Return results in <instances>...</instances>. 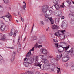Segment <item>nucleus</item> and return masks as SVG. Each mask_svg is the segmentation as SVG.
Listing matches in <instances>:
<instances>
[{
  "instance_id": "1",
  "label": "nucleus",
  "mask_w": 74,
  "mask_h": 74,
  "mask_svg": "<svg viewBox=\"0 0 74 74\" xmlns=\"http://www.w3.org/2000/svg\"><path fill=\"white\" fill-rule=\"evenodd\" d=\"M60 32L62 33L63 34H64V33L66 32V30H60L58 32H56L54 34L55 36H58V37L60 36V39H61V40H63V39H64L65 37H66V36L63 35H61L60 36Z\"/></svg>"
},
{
  "instance_id": "2",
  "label": "nucleus",
  "mask_w": 74,
  "mask_h": 74,
  "mask_svg": "<svg viewBox=\"0 0 74 74\" xmlns=\"http://www.w3.org/2000/svg\"><path fill=\"white\" fill-rule=\"evenodd\" d=\"M53 68V65L51 64H49V65L47 64H44L43 69L44 70H48L49 69Z\"/></svg>"
},
{
  "instance_id": "3",
  "label": "nucleus",
  "mask_w": 74,
  "mask_h": 74,
  "mask_svg": "<svg viewBox=\"0 0 74 74\" xmlns=\"http://www.w3.org/2000/svg\"><path fill=\"white\" fill-rule=\"evenodd\" d=\"M48 6L47 5H43L42 7V11L43 14H47V12L48 11Z\"/></svg>"
},
{
  "instance_id": "4",
  "label": "nucleus",
  "mask_w": 74,
  "mask_h": 74,
  "mask_svg": "<svg viewBox=\"0 0 74 74\" xmlns=\"http://www.w3.org/2000/svg\"><path fill=\"white\" fill-rule=\"evenodd\" d=\"M68 24L67 21H63L62 23V27L63 28V29H66L67 27Z\"/></svg>"
},
{
  "instance_id": "5",
  "label": "nucleus",
  "mask_w": 74,
  "mask_h": 74,
  "mask_svg": "<svg viewBox=\"0 0 74 74\" xmlns=\"http://www.w3.org/2000/svg\"><path fill=\"white\" fill-rule=\"evenodd\" d=\"M0 40H1L2 41H5L7 40L6 36L5 35H2L1 38H0Z\"/></svg>"
},
{
  "instance_id": "6",
  "label": "nucleus",
  "mask_w": 74,
  "mask_h": 74,
  "mask_svg": "<svg viewBox=\"0 0 74 74\" xmlns=\"http://www.w3.org/2000/svg\"><path fill=\"white\" fill-rule=\"evenodd\" d=\"M69 59H70V57L67 56L63 57L62 58V62H67Z\"/></svg>"
},
{
  "instance_id": "7",
  "label": "nucleus",
  "mask_w": 74,
  "mask_h": 74,
  "mask_svg": "<svg viewBox=\"0 0 74 74\" xmlns=\"http://www.w3.org/2000/svg\"><path fill=\"white\" fill-rule=\"evenodd\" d=\"M40 51L41 53L45 54V55H47L48 53V51L47 50L44 48H42L40 49Z\"/></svg>"
},
{
  "instance_id": "8",
  "label": "nucleus",
  "mask_w": 74,
  "mask_h": 74,
  "mask_svg": "<svg viewBox=\"0 0 74 74\" xmlns=\"http://www.w3.org/2000/svg\"><path fill=\"white\" fill-rule=\"evenodd\" d=\"M37 60H36V61L34 64V65L35 66H38V67H39L41 68V66L42 64H40V63L38 62V61Z\"/></svg>"
},
{
  "instance_id": "9",
  "label": "nucleus",
  "mask_w": 74,
  "mask_h": 74,
  "mask_svg": "<svg viewBox=\"0 0 74 74\" xmlns=\"http://www.w3.org/2000/svg\"><path fill=\"white\" fill-rule=\"evenodd\" d=\"M45 16L46 18H45V21L46 22H49V21H50V19H51V17H49L47 16L45 14L44 15Z\"/></svg>"
},
{
  "instance_id": "10",
  "label": "nucleus",
  "mask_w": 74,
  "mask_h": 74,
  "mask_svg": "<svg viewBox=\"0 0 74 74\" xmlns=\"http://www.w3.org/2000/svg\"><path fill=\"white\" fill-rule=\"evenodd\" d=\"M50 62L51 63H53L54 64H56L57 62H55L56 60L54 58H52L50 59Z\"/></svg>"
},
{
  "instance_id": "11",
  "label": "nucleus",
  "mask_w": 74,
  "mask_h": 74,
  "mask_svg": "<svg viewBox=\"0 0 74 74\" xmlns=\"http://www.w3.org/2000/svg\"><path fill=\"white\" fill-rule=\"evenodd\" d=\"M69 18L71 19L72 21H74V15L72 14V13H69Z\"/></svg>"
},
{
  "instance_id": "12",
  "label": "nucleus",
  "mask_w": 74,
  "mask_h": 74,
  "mask_svg": "<svg viewBox=\"0 0 74 74\" xmlns=\"http://www.w3.org/2000/svg\"><path fill=\"white\" fill-rule=\"evenodd\" d=\"M70 45H69L68 46H66L65 47H64L63 49H64V52H66V53H69L67 52H66L67 51H66L68 50V49H69V47H70Z\"/></svg>"
},
{
  "instance_id": "13",
  "label": "nucleus",
  "mask_w": 74,
  "mask_h": 74,
  "mask_svg": "<svg viewBox=\"0 0 74 74\" xmlns=\"http://www.w3.org/2000/svg\"><path fill=\"white\" fill-rule=\"evenodd\" d=\"M52 29H56V30H58V29H59V26L54 25L52 26Z\"/></svg>"
},
{
  "instance_id": "14",
  "label": "nucleus",
  "mask_w": 74,
  "mask_h": 74,
  "mask_svg": "<svg viewBox=\"0 0 74 74\" xmlns=\"http://www.w3.org/2000/svg\"><path fill=\"white\" fill-rule=\"evenodd\" d=\"M6 28V26L5 25H2L0 29L2 31H4Z\"/></svg>"
},
{
  "instance_id": "15",
  "label": "nucleus",
  "mask_w": 74,
  "mask_h": 74,
  "mask_svg": "<svg viewBox=\"0 0 74 74\" xmlns=\"http://www.w3.org/2000/svg\"><path fill=\"white\" fill-rule=\"evenodd\" d=\"M43 63H44V64H47V65L49 64L48 63H49V61L47 59L44 60Z\"/></svg>"
},
{
  "instance_id": "16",
  "label": "nucleus",
  "mask_w": 74,
  "mask_h": 74,
  "mask_svg": "<svg viewBox=\"0 0 74 74\" xmlns=\"http://www.w3.org/2000/svg\"><path fill=\"white\" fill-rule=\"evenodd\" d=\"M32 55V53H31V51H29L26 55V57L27 58H29V57H30V56Z\"/></svg>"
},
{
  "instance_id": "17",
  "label": "nucleus",
  "mask_w": 74,
  "mask_h": 74,
  "mask_svg": "<svg viewBox=\"0 0 74 74\" xmlns=\"http://www.w3.org/2000/svg\"><path fill=\"white\" fill-rule=\"evenodd\" d=\"M31 40L32 41H34L35 40H37V37L35 36H33L31 38Z\"/></svg>"
},
{
  "instance_id": "18",
  "label": "nucleus",
  "mask_w": 74,
  "mask_h": 74,
  "mask_svg": "<svg viewBox=\"0 0 74 74\" xmlns=\"http://www.w3.org/2000/svg\"><path fill=\"white\" fill-rule=\"evenodd\" d=\"M60 55H57L56 57V60L57 61L59 60L60 59Z\"/></svg>"
},
{
  "instance_id": "19",
  "label": "nucleus",
  "mask_w": 74,
  "mask_h": 74,
  "mask_svg": "<svg viewBox=\"0 0 74 74\" xmlns=\"http://www.w3.org/2000/svg\"><path fill=\"white\" fill-rule=\"evenodd\" d=\"M21 44H19L18 45V50H17V51L18 52H19L20 51V50H21Z\"/></svg>"
},
{
  "instance_id": "20",
  "label": "nucleus",
  "mask_w": 74,
  "mask_h": 74,
  "mask_svg": "<svg viewBox=\"0 0 74 74\" xmlns=\"http://www.w3.org/2000/svg\"><path fill=\"white\" fill-rule=\"evenodd\" d=\"M29 62H24V65L25 67H28L29 66Z\"/></svg>"
},
{
  "instance_id": "21",
  "label": "nucleus",
  "mask_w": 74,
  "mask_h": 74,
  "mask_svg": "<svg viewBox=\"0 0 74 74\" xmlns=\"http://www.w3.org/2000/svg\"><path fill=\"white\" fill-rule=\"evenodd\" d=\"M35 47H36V48H41V47H42V45H38V44L37 43L36 44L34 45Z\"/></svg>"
},
{
  "instance_id": "22",
  "label": "nucleus",
  "mask_w": 74,
  "mask_h": 74,
  "mask_svg": "<svg viewBox=\"0 0 74 74\" xmlns=\"http://www.w3.org/2000/svg\"><path fill=\"white\" fill-rule=\"evenodd\" d=\"M60 47H61V48H62L63 49L64 48V47H63V46H62V45H60L59 46V47H58V52H60V53L62 52V51H59V50H60V49L61 48Z\"/></svg>"
},
{
  "instance_id": "23",
  "label": "nucleus",
  "mask_w": 74,
  "mask_h": 74,
  "mask_svg": "<svg viewBox=\"0 0 74 74\" xmlns=\"http://www.w3.org/2000/svg\"><path fill=\"white\" fill-rule=\"evenodd\" d=\"M55 4L56 5H54V7H55L57 10H59V9L60 8V7H59V5H57V4Z\"/></svg>"
},
{
  "instance_id": "24",
  "label": "nucleus",
  "mask_w": 74,
  "mask_h": 74,
  "mask_svg": "<svg viewBox=\"0 0 74 74\" xmlns=\"http://www.w3.org/2000/svg\"><path fill=\"white\" fill-rule=\"evenodd\" d=\"M23 3L24 4H25V5H24L23 7V10H26L25 8H26V3L25 2V1H23Z\"/></svg>"
},
{
  "instance_id": "25",
  "label": "nucleus",
  "mask_w": 74,
  "mask_h": 74,
  "mask_svg": "<svg viewBox=\"0 0 74 74\" xmlns=\"http://www.w3.org/2000/svg\"><path fill=\"white\" fill-rule=\"evenodd\" d=\"M53 3L55 4H58V3H59V0H53Z\"/></svg>"
},
{
  "instance_id": "26",
  "label": "nucleus",
  "mask_w": 74,
  "mask_h": 74,
  "mask_svg": "<svg viewBox=\"0 0 74 74\" xmlns=\"http://www.w3.org/2000/svg\"><path fill=\"white\" fill-rule=\"evenodd\" d=\"M61 43H62V44H64L65 45H66V47H68L69 46V45H69V44H68V43H67L66 42H61Z\"/></svg>"
},
{
  "instance_id": "27",
  "label": "nucleus",
  "mask_w": 74,
  "mask_h": 74,
  "mask_svg": "<svg viewBox=\"0 0 74 74\" xmlns=\"http://www.w3.org/2000/svg\"><path fill=\"white\" fill-rule=\"evenodd\" d=\"M15 59V57L14 55L13 56H12V58L10 59L11 63H12L14 62V59Z\"/></svg>"
},
{
  "instance_id": "28",
  "label": "nucleus",
  "mask_w": 74,
  "mask_h": 74,
  "mask_svg": "<svg viewBox=\"0 0 74 74\" xmlns=\"http://www.w3.org/2000/svg\"><path fill=\"white\" fill-rule=\"evenodd\" d=\"M53 12L52 10H49V14H47V13H46V15H51L52 14Z\"/></svg>"
},
{
  "instance_id": "29",
  "label": "nucleus",
  "mask_w": 74,
  "mask_h": 74,
  "mask_svg": "<svg viewBox=\"0 0 74 74\" xmlns=\"http://www.w3.org/2000/svg\"><path fill=\"white\" fill-rule=\"evenodd\" d=\"M3 11H4L3 8L0 5V12H2Z\"/></svg>"
},
{
  "instance_id": "30",
  "label": "nucleus",
  "mask_w": 74,
  "mask_h": 74,
  "mask_svg": "<svg viewBox=\"0 0 74 74\" xmlns=\"http://www.w3.org/2000/svg\"><path fill=\"white\" fill-rule=\"evenodd\" d=\"M50 21L51 22V24H54V22L53 21V19L52 18V17H51V18L50 19Z\"/></svg>"
},
{
  "instance_id": "31",
  "label": "nucleus",
  "mask_w": 74,
  "mask_h": 74,
  "mask_svg": "<svg viewBox=\"0 0 74 74\" xmlns=\"http://www.w3.org/2000/svg\"><path fill=\"white\" fill-rule=\"evenodd\" d=\"M55 22L57 23H59V18H57L55 20Z\"/></svg>"
},
{
  "instance_id": "32",
  "label": "nucleus",
  "mask_w": 74,
  "mask_h": 74,
  "mask_svg": "<svg viewBox=\"0 0 74 74\" xmlns=\"http://www.w3.org/2000/svg\"><path fill=\"white\" fill-rule=\"evenodd\" d=\"M66 2L68 3L69 5H68V7H69L70 6V5H71V2L69 1V0L66 1Z\"/></svg>"
},
{
  "instance_id": "33",
  "label": "nucleus",
  "mask_w": 74,
  "mask_h": 74,
  "mask_svg": "<svg viewBox=\"0 0 74 74\" xmlns=\"http://www.w3.org/2000/svg\"><path fill=\"white\" fill-rule=\"evenodd\" d=\"M3 1L5 4H8L9 2L8 0H3Z\"/></svg>"
},
{
  "instance_id": "34",
  "label": "nucleus",
  "mask_w": 74,
  "mask_h": 74,
  "mask_svg": "<svg viewBox=\"0 0 74 74\" xmlns=\"http://www.w3.org/2000/svg\"><path fill=\"white\" fill-rule=\"evenodd\" d=\"M64 7H65V5H64V3H62V5H60V7L61 8H63Z\"/></svg>"
},
{
  "instance_id": "35",
  "label": "nucleus",
  "mask_w": 74,
  "mask_h": 74,
  "mask_svg": "<svg viewBox=\"0 0 74 74\" xmlns=\"http://www.w3.org/2000/svg\"><path fill=\"white\" fill-rule=\"evenodd\" d=\"M53 68H52L51 69H50L51 70V72H54L55 71H54V66H53Z\"/></svg>"
},
{
  "instance_id": "36",
  "label": "nucleus",
  "mask_w": 74,
  "mask_h": 74,
  "mask_svg": "<svg viewBox=\"0 0 74 74\" xmlns=\"http://www.w3.org/2000/svg\"><path fill=\"white\" fill-rule=\"evenodd\" d=\"M3 17H6V18H8L9 20V21L10 22L11 21V19L10 18H9V16L8 15H6V16H3Z\"/></svg>"
},
{
  "instance_id": "37",
  "label": "nucleus",
  "mask_w": 74,
  "mask_h": 74,
  "mask_svg": "<svg viewBox=\"0 0 74 74\" xmlns=\"http://www.w3.org/2000/svg\"><path fill=\"white\" fill-rule=\"evenodd\" d=\"M60 14H59L58 15V16H59V17H60L62 16V13L61 12H60Z\"/></svg>"
},
{
  "instance_id": "38",
  "label": "nucleus",
  "mask_w": 74,
  "mask_h": 74,
  "mask_svg": "<svg viewBox=\"0 0 74 74\" xmlns=\"http://www.w3.org/2000/svg\"><path fill=\"white\" fill-rule=\"evenodd\" d=\"M3 57L0 55V63H1V60H3Z\"/></svg>"
},
{
  "instance_id": "39",
  "label": "nucleus",
  "mask_w": 74,
  "mask_h": 74,
  "mask_svg": "<svg viewBox=\"0 0 74 74\" xmlns=\"http://www.w3.org/2000/svg\"><path fill=\"white\" fill-rule=\"evenodd\" d=\"M58 70H57V73H60V68H57Z\"/></svg>"
},
{
  "instance_id": "40",
  "label": "nucleus",
  "mask_w": 74,
  "mask_h": 74,
  "mask_svg": "<svg viewBox=\"0 0 74 74\" xmlns=\"http://www.w3.org/2000/svg\"><path fill=\"white\" fill-rule=\"evenodd\" d=\"M71 70H74V65H73L71 68Z\"/></svg>"
},
{
  "instance_id": "41",
  "label": "nucleus",
  "mask_w": 74,
  "mask_h": 74,
  "mask_svg": "<svg viewBox=\"0 0 74 74\" xmlns=\"http://www.w3.org/2000/svg\"><path fill=\"white\" fill-rule=\"evenodd\" d=\"M28 74H33V73L32 71H28Z\"/></svg>"
},
{
  "instance_id": "42",
  "label": "nucleus",
  "mask_w": 74,
  "mask_h": 74,
  "mask_svg": "<svg viewBox=\"0 0 74 74\" xmlns=\"http://www.w3.org/2000/svg\"><path fill=\"white\" fill-rule=\"evenodd\" d=\"M8 15H9L8 16H9V18H10V19H11V18H12V17H11V16L10 15V13H8Z\"/></svg>"
},
{
  "instance_id": "43",
  "label": "nucleus",
  "mask_w": 74,
  "mask_h": 74,
  "mask_svg": "<svg viewBox=\"0 0 74 74\" xmlns=\"http://www.w3.org/2000/svg\"><path fill=\"white\" fill-rule=\"evenodd\" d=\"M55 45L57 48H58V47L59 46V44L58 43H55Z\"/></svg>"
},
{
  "instance_id": "44",
  "label": "nucleus",
  "mask_w": 74,
  "mask_h": 74,
  "mask_svg": "<svg viewBox=\"0 0 74 74\" xmlns=\"http://www.w3.org/2000/svg\"><path fill=\"white\" fill-rule=\"evenodd\" d=\"M53 41L55 42H58V40H56V39H53Z\"/></svg>"
},
{
  "instance_id": "45",
  "label": "nucleus",
  "mask_w": 74,
  "mask_h": 74,
  "mask_svg": "<svg viewBox=\"0 0 74 74\" xmlns=\"http://www.w3.org/2000/svg\"><path fill=\"white\" fill-rule=\"evenodd\" d=\"M15 54H16V53L14 51L13 52V55H12V56H13L14 55V57L15 56Z\"/></svg>"
},
{
  "instance_id": "46",
  "label": "nucleus",
  "mask_w": 74,
  "mask_h": 74,
  "mask_svg": "<svg viewBox=\"0 0 74 74\" xmlns=\"http://www.w3.org/2000/svg\"><path fill=\"white\" fill-rule=\"evenodd\" d=\"M40 24H41L42 25H44V22L41 21H40Z\"/></svg>"
},
{
  "instance_id": "47",
  "label": "nucleus",
  "mask_w": 74,
  "mask_h": 74,
  "mask_svg": "<svg viewBox=\"0 0 74 74\" xmlns=\"http://www.w3.org/2000/svg\"><path fill=\"white\" fill-rule=\"evenodd\" d=\"M6 48H11V49H14V48L13 47H6Z\"/></svg>"
},
{
  "instance_id": "48",
  "label": "nucleus",
  "mask_w": 74,
  "mask_h": 74,
  "mask_svg": "<svg viewBox=\"0 0 74 74\" xmlns=\"http://www.w3.org/2000/svg\"><path fill=\"white\" fill-rule=\"evenodd\" d=\"M21 19L22 22H24V19H23V18H22V17H21Z\"/></svg>"
},
{
  "instance_id": "49",
  "label": "nucleus",
  "mask_w": 74,
  "mask_h": 74,
  "mask_svg": "<svg viewBox=\"0 0 74 74\" xmlns=\"http://www.w3.org/2000/svg\"><path fill=\"white\" fill-rule=\"evenodd\" d=\"M70 23L71 24H74V21H73V20L72 21H70Z\"/></svg>"
},
{
  "instance_id": "50",
  "label": "nucleus",
  "mask_w": 74,
  "mask_h": 74,
  "mask_svg": "<svg viewBox=\"0 0 74 74\" xmlns=\"http://www.w3.org/2000/svg\"><path fill=\"white\" fill-rule=\"evenodd\" d=\"M34 47H33L30 50V51H34Z\"/></svg>"
},
{
  "instance_id": "51",
  "label": "nucleus",
  "mask_w": 74,
  "mask_h": 74,
  "mask_svg": "<svg viewBox=\"0 0 74 74\" xmlns=\"http://www.w3.org/2000/svg\"><path fill=\"white\" fill-rule=\"evenodd\" d=\"M65 66H66V67H68V66H69V64H68L66 63L65 64Z\"/></svg>"
},
{
  "instance_id": "52",
  "label": "nucleus",
  "mask_w": 74,
  "mask_h": 74,
  "mask_svg": "<svg viewBox=\"0 0 74 74\" xmlns=\"http://www.w3.org/2000/svg\"><path fill=\"white\" fill-rule=\"evenodd\" d=\"M12 35V33L11 32L9 34V36H11Z\"/></svg>"
},
{
  "instance_id": "53",
  "label": "nucleus",
  "mask_w": 74,
  "mask_h": 74,
  "mask_svg": "<svg viewBox=\"0 0 74 74\" xmlns=\"http://www.w3.org/2000/svg\"><path fill=\"white\" fill-rule=\"evenodd\" d=\"M62 52L60 53H61V56H60V58H61V57H62L63 56V55H62V52H63L62 51ZM59 53H60V52H59Z\"/></svg>"
},
{
  "instance_id": "54",
  "label": "nucleus",
  "mask_w": 74,
  "mask_h": 74,
  "mask_svg": "<svg viewBox=\"0 0 74 74\" xmlns=\"http://www.w3.org/2000/svg\"><path fill=\"white\" fill-rule=\"evenodd\" d=\"M34 26V24L33 25V26L32 27V30H31V33H32V32H33V27Z\"/></svg>"
},
{
  "instance_id": "55",
  "label": "nucleus",
  "mask_w": 74,
  "mask_h": 74,
  "mask_svg": "<svg viewBox=\"0 0 74 74\" xmlns=\"http://www.w3.org/2000/svg\"><path fill=\"white\" fill-rule=\"evenodd\" d=\"M64 16L61 17V19H64Z\"/></svg>"
},
{
  "instance_id": "56",
  "label": "nucleus",
  "mask_w": 74,
  "mask_h": 74,
  "mask_svg": "<svg viewBox=\"0 0 74 74\" xmlns=\"http://www.w3.org/2000/svg\"><path fill=\"white\" fill-rule=\"evenodd\" d=\"M16 33L14 34L13 37H15V36H16Z\"/></svg>"
},
{
  "instance_id": "57",
  "label": "nucleus",
  "mask_w": 74,
  "mask_h": 74,
  "mask_svg": "<svg viewBox=\"0 0 74 74\" xmlns=\"http://www.w3.org/2000/svg\"><path fill=\"white\" fill-rule=\"evenodd\" d=\"M35 59L34 58H33L32 59V61H34Z\"/></svg>"
},
{
  "instance_id": "58",
  "label": "nucleus",
  "mask_w": 74,
  "mask_h": 74,
  "mask_svg": "<svg viewBox=\"0 0 74 74\" xmlns=\"http://www.w3.org/2000/svg\"><path fill=\"white\" fill-rule=\"evenodd\" d=\"M26 59H27V58L26 57L24 59V60L25 61V60H26Z\"/></svg>"
},
{
  "instance_id": "59",
  "label": "nucleus",
  "mask_w": 74,
  "mask_h": 74,
  "mask_svg": "<svg viewBox=\"0 0 74 74\" xmlns=\"http://www.w3.org/2000/svg\"><path fill=\"white\" fill-rule=\"evenodd\" d=\"M26 24L25 25V29H26Z\"/></svg>"
},
{
  "instance_id": "60",
  "label": "nucleus",
  "mask_w": 74,
  "mask_h": 74,
  "mask_svg": "<svg viewBox=\"0 0 74 74\" xmlns=\"http://www.w3.org/2000/svg\"><path fill=\"white\" fill-rule=\"evenodd\" d=\"M14 15L15 16H16V14H14Z\"/></svg>"
},
{
  "instance_id": "61",
  "label": "nucleus",
  "mask_w": 74,
  "mask_h": 74,
  "mask_svg": "<svg viewBox=\"0 0 74 74\" xmlns=\"http://www.w3.org/2000/svg\"><path fill=\"white\" fill-rule=\"evenodd\" d=\"M52 57H53V56H50V58H52Z\"/></svg>"
},
{
  "instance_id": "62",
  "label": "nucleus",
  "mask_w": 74,
  "mask_h": 74,
  "mask_svg": "<svg viewBox=\"0 0 74 74\" xmlns=\"http://www.w3.org/2000/svg\"><path fill=\"white\" fill-rule=\"evenodd\" d=\"M0 18H3V19H4L5 18L3 17H0Z\"/></svg>"
},
{
  "instance_id": "63",
  "label": "nucleus",
  "mask_w": 74,
  "mask_h": 74,
  "mask_svg": "<svg viewBox=\"0 0 74 74\" xmlns=\"http://www.w3.org/2000/svg\"><path fill=\"white\" fill-rule=\"evenodd\" d=\"M25 40H26V37L24 38L23 41H25Z\"/></svg>"
},
{
  "instance_id": "64",
  "label": "nucleus",
  "mask_w": 74,
  "mask_h": 74,
  "mask_svg": "<svg viewBox=\"0 0 74 74\" xmlns=\"http://www.w3.org/2000/svg\"><path fill=\"white\" fill-rule=\"evenodd\" d=\"M72 3H73V4H74V1H72Z\"/></svg>"
}]
</instances>
